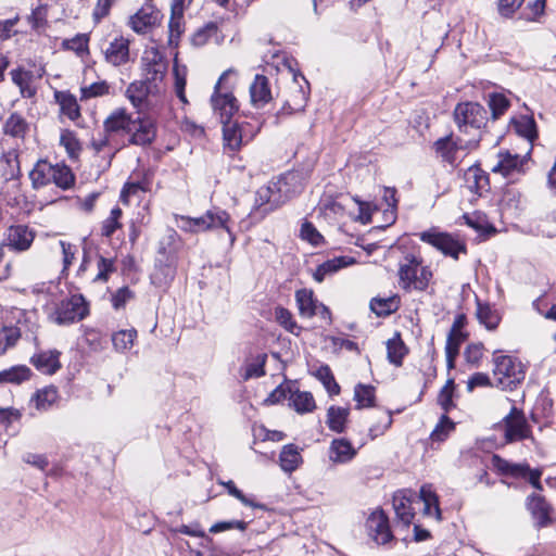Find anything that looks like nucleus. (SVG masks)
<instances>
[{"label": "nucleus", "mask_w": 556, "mask_h": 556, "mask_svg": "<svg viewBox=\"0 0 556 556\" xmlns=\"http://www.w3.org/2000/svg\"><path fill=\"white\" fill-rule=\"evenodd\" d=\"M454 119L464 138L468 137L467 147H478L488 121L486 110L477 102L459 103L454 110Z\"/></svg>", "instance_id": "nucleus-1"}, {"label": "nucleus", "mask_w": 556, "mask_h": 556, "mask_svg": "<svg viewBox=\"0 0 556 556\" xmlns=\"http://www.w3.org/2000/svg\"><path fill=\"white\" fill-rule=\"evenodd\" d=\"M229 220V214L219 207L208 210L204 215L195 218L189 216L177 217L178 227L182 231L195 233L223 228L230 235V239L233 241L235 238L228 226Z\"/></svg>", "instance_id": "nucleus-2"}, {"label": "nucleus", "mask_w": 556, "mask_h": 556, "mask_svg": "<svg viewBox=\"0 0 556 556\" xmlns=\"http://www.w3.org/2000/svg\"><path fill=\"white\" fill-rule=\"evenodd\" d=\"M493 363V376L497 388L513 390L525 380L526 368L518 358L509 355L494 356Z\"/></svg>", "instance_id": "nucleus-3"}, {"label": "nucleus", "mask_w": 556, "mask_h": 556, "mask_svg": "<svg viewBox=\"0 0 556 556\" xmlns=\"http://www.w3.org/2000/svg\"><path fill=\"white\" fill-rule=\"evenodd\" d=\"M399 278L403 289L424 291L432 279V271L427 266H421V260L407 254L400 264Z\"/></svg>", "instance_id": "nucleus-4"}, {"label": "nucleus", "mask_w": 556, "mask_h": 556, "mask_svg": "<svg viewBox=\"0 0 556 556\" xmlns=\"http://www.w3.org/2000/svg\"><path fill=\"white\" fill-rule=\"evenodd\" d=\"M232 74H235L232 70H227L222 74L211 98L212 108L215 114L219 116L220 123L231 121L239 109L231 90L224 86L227 78Z\"/></svg>", "instance_id": "nucleus-5"}, {"label": "nucleus", "mask_w": 556, "mask_h": 556, "mask_svg": "<svg viewBox=\"0 0 556 556\" xmlns=\"http://www.w3.org/2000/svg\"><path fill=\"white\" fill-rule=\"evenodd\" d=\"M294 178V175H287L277 181H271L267 186L261 187L256 191L255 204L257 207L268 206L264 212H270L283 204L288 199V180Z\"/></svg>", "instance_id": "nucleus-6"}, {"label": "nucleus", "mask_w": 556, "mask_h": 556, "mask_svg": "<svg viewBox=\"0 0 556 556\" xmlns=\"http://www.w3.org/2000/svg\"><path fill=\"white\" fill-rule=\"evenodd\" d=\"M504 431V438L507 443H513L522 440H531L535 443L531 433V426L528 424L522 410L513 407L508 415H506L501 424Z\"/></svg>", "instance_id": "nucleus-7"}, {"label": "nucleus", "mask_w": 556, "mask_h": 556, "mask_svg": "<svg viewBox=\"0 0 556 556\" xmlns=\"http://www.w3.org/2000/svg\"><path fill=\"white\" fill-rule=\"evenodd\" d=\"M419 238L422 242L434 247L444 255L451 256L454 260H458L459 253H466V245L464 242L457 240L452 235L441 232L435 228L422 231L419 235Z\"/></svg>", "instance_id": "nucleus-8"}, {"label": "nucleus", "mask_w": 556, "mask_h": 556, "mask_svg": "<svg viewBox=\"0 0 556 556\" xmlns=\"http://www.w3.org/2000/svg\"><path fill=\"white\" fill-rule=\"evenodd\" d=\"M142 66L144 80L156 85L164 92L165 85L163 81L167 72V62L163 54L156 48L146 50L142 56Z\"/></svg>", "instance_id": "nucleus-9"}, {"label": "nucleus", "mask_w": 556, "mask_h": 556, "mask_svg": "<svg viewBox=\"0 0 556 556\" xmlns=\"http://www.w3.org/2000/svg\"><path fill=\"white\" fill-rule=\"evenodd\" d=\"M87 314L88 307L85 299L79 294H75L62 301L51 318L58 325H68L81 320Z\"/></svg>", "instance_id": "nucleus-10"}, {"label": "nucleus", "mask_w": 556, "mask_h": 556, "mask_svg": "<svg viewBox=\"0 0 556 556\" xmlns=\"http://www.w3.org/2000/svg\"><path fill=\"white\" fill-rule=\"evenodd\" d=\"M129 46L130 40L122 35L103 41L101 43V52L104 61L114 67L128 64L132 61Z\"/></svg>", "instance_id": "nucleus-11"}, {"label": "nucleus", "mask_w": 556, "mask_h": 556, "mask_svg": "<svg viewBox=\"0 0 556 556\" xmlns=\"http://www.w3.org/2000/svg\"><path fill=\"white\" fill-rule=\"evenodd\" d=\"M162 91L156 85L147 80H135L126 88L125 96L139 111L153 104V100L162 96Z\"/></svg>", "instance_id": "nucleus-12"}, {"label": "nucleus", "mask_w": 556, "mask_h": 556, "mask_svg": "<svg viewBox=\"0 0 556 556\" xmlns=\"http://www.w3.org/2000/svg\"><path fill=\"white\" fill-rule=\"evenodd\" d=\"M434 150L443 162L457 166L460 162L458 153L463 150H473L477 147H467V139L459 137L456 140L452 135L438 139L434 142Z\"/></svg>", "instance_id": "nucleus-13"}, {"label": "nucleus", "mask_w": 556, "mask_h": 556, "mask_svg": "<svg viewBox=\"0 0 556 556\" xmlns=\"http://www.w3.org/2000/svg\"><path fill=\"white\" fill-rule=\"evenodd\" d=\"M36 237V232L26 225H12L3 233L2 247L15 252L27 251Z\"/></svg>", "instance_id": "nucleus-14"}, {"label": "nucleus", "mask_w": 556, "mask_h": 556, "mask_svg": "<svg viewBox=\"0 0 556 556\" xmlns=\"http://www.w3.org/2000/svg\"><path fill=\"white\" fill-rule=\"evenodd\" d=\"M530 152L531 148L528 149V152L525 155L511 153L510 151L498 152V162L492 168V172L498 173L504 177H510L514 176L515 174L523 173V166L528 162Z\"/></svg>", "instance_id": "nucleus-15"}, {"label": "nucleus", "mask_w": 556, "mask_h": 556, "mask_svg": "<svg viewBox=\"0 0 556 556\" xmlns=\"http://www.w3.org/2000/svg\"><path fill=\"white\" fill-rule=\"evenodd\" d=\"M295 300L301 316L311 318L319 315L325 319H330V311L323 303L314 298V292L308 289H301L295 292Z\"/></svg>", "instance_id": "nucleus-16"}, {"label": "nucleus", "mask_w": 556, "mask_h": 556, "mask_svg": "<svg viewBox=\"0 0 556 556\" xmlns=\"http://www.w3.org/2000/svg\"><path fill=\"white\" fill-rule=\"evenodd\" d=\"M222 124L225 146L231 151L239 150L242 144L249 142L254 136L252 131H248L249 125L243 126L231 121Z\"/></svg>", "instance_id": "nucleus-17"}, {"label": "nucleus", "mask_w": 556, "mask_h": 556, "mask_svg": "<svg viewBox=\"0 0 556 556\" xmlns=\"http://www.w3.org/2000/svg\"><path fill=\"white\" fill-rule=\"evenodd\" d=\"M366 527L369 535L378 544H386L392 540L388 516L383 510H376L367 519Z\"/></svg>", "instance_id": "nucleus-18"}, {"label": "nucleus", "mask_w": 556, "mask_h": 556, "mask_svg": "<svg viewBox=\"0 0 556 556\" xmlns=\"http://www.w3.org/2000/svg\"><path fill=\"white\" fill-rule=\"evenodd\" d=\"M527 508L534 519L536 527L544 528L551 525L553 508L545 497L535 493L530 494L527 497Z\"/></svg>", "instance_id": "nucleus-19"}, {"label": "nucleus", "mask_w": 556, "mask_h": 556, "mask_svg": "<svg viewBox=\"0 0 556 556\" xmlns=\"http://www.w3.org/2000/svg\"><path fill=\"white\" fill-rule=\"evenodd\" d=\"M415 500V493L409 490L399 491L393 496V508L399 521L404 527H408L415 517V510L412 507Z\"/></svg>", "instance_id": "nucleus-20"}, {"label": "nucleus", "mask_w": 556, "mask_h": 556, "mask_svg": "<svg viewBox=\"0 0 556 556\" xmlns=\"http://www.w3.org/2000/svg\"><path fill=\"white\" fill-rule=\"evenodd\" d=\"M129 142L137 146L150 144L156 136L155 123L148 117L132 119Z\"/></svg>", "instance_id": "nucleus-21"}, {"label": "nucleus", "mask_w": 556, "mask_h": 556, "mask_svg": "<svg viewBox=\"0 0 556 556\" xmlns=\"http://www.w3.org/2000/svg\"><path fill=\"white\" fill-rule=\"evenodd\" d=\"M160 22V12L152 7L138 10L128 20V26L137 34H147Z\"/></svg>", "instance_id": "nucleus-22"}, {"label": "nucleus", "mask_w": 556, "mask_h": 556, "mask_svg": "<svg viewBox=\"0 0 556 556\" xmlns=\"http://www.w3.org/2000/svg\"><path fill=\"white\" fill-rule=\"evenodd\" d=\"M132 118L126 109L114 110L104 121L103 127L106 134L130 132Z\"/></svg>", "instance_id": "nucleus-23"}, {"label": "nucleus", "mask_w": 556, "mask_h": 556, "mask_svg": "<svg viewBox=\"0 0 556 556\" xmlns=\"http://www.w3.org/2000/svg\"><path fill=\"white\" fill-rule=\"evenodd\" d=\"M356 261L350 256H337L320 264L313 277L317 282H323L327 277L338 273L340 269L355 264Z\"/></svg>", "instance_id": "nucleus-24"}, {"label": "nucleus", "mask_w": 556, "mask_h": 556, "mask_svg": "<svg viewBox=\"0 0 556 556\" xmlns=\"http://www.w3.org/2000/svg\"><path fill=\"white\" fill-rule=\"evenodd\" d=\"M60 352L56 350L45 351L35 354L30 358V363L41 372L53 375L61 368Z\"/></svg>", "instance_id": "nucleus-25"}, {"label": "nucleus", "mask_w": 556, "mask_h": 556, "mask_svg": "<svg viewBox=\"0 0 556 556\" xmlns=\"http://www.w3.org/2000/svg\"><path fill=\"white\" fill-rule=\"evenodd\" d=\"M251 103L255 108H263L271 100V92L267 77L264 75H256L250 86Z\"/></svg>", "instance_id": "nucleus-26"}, {"label": "nucleus", "mask_w": 556, "mask_h": 556, "mask_svg": "<svg viewBox=\"0 0 556 556\" xmlns=\"http://www.w3.org/2000/svg\"><path fill=\"white\" fill-rule=\"evenodd\" d=\"M356 455V450L352 443L344 439H334L329 447V458L333 463L344 464L352 460Z\"/></svg>", "instance_id": "nucleus-27"}, {"label": "nucleus", "mask_w": 556, "mask_h": 556, "mask_svg": "<svg viewBox=\"0 0 556 556\" xmlns=\"http://www.w3.org/2000/svg\"><path fill=\"white\" fill-rule=\"evenodd\" d=\"M468 189L475 193L481 194L488 190L489 176L479 166H470L464 175Z\"/></svg>", "instance_id": "nucleus-28"}, {"label": "nucleus", "mask_w": 556, "mask_h": 556, "mask_svg": "<svg viewBox=\"0 0 556 556\" xmlns=\"http://www.w3.org/2000/svg\"><path fill=\"white\" fill-rule=\"evenodd\" d=\"M419 498L424 503V515L434 517L437 520H440L441 509L439 507V500L430 484H426L420 488Z\"/></svg>", "instance_id": "nucleus-29"}, {"label": "nucleus", "mask_w": 556, "mask_h": 556, "mask_svg": "<svg viewBox=\"0 0 556 556\" xmlns=\"http://www.w3.org/2000/svg\"><path fill=\"white\" fill-rule=\"evenodd\" d=\"M350 409L340 406H330L327 410L326 424L331 431L342 433L345 430Z\"/></svg>", "instance_id": "nucleus-30"}, {"label": "nucleus", "mask_w": 556, "mask_h": 556, "mask_svg": "<svg viewBox=\"0 0 556 556\" xmlns=\"http://www.w3.org/2000/svg\"><path fill=\"white\" fill-rule=\"evenodd\" d=\"M55 99L60 104L61 113L71 121H76L80 116V108L75 96L70 92L58 91L55 92Z\"/></svg>", "instance_id": "nucleus-31"}, {"label": "nucleus", "mask_w": 556, "mask_h": 556, "mask_svg": "<svg viewBox=\"0 0 556 556\" xmlns=\"http://www.w3.org/2000/svg\"><path fill=\"white\" fill-rule=\"evenodd\" d=\"M31 377V370L26 365H15L0 371V383L21 384Z\"/></svg>", "instance_id": "nucleus-32"}, {"label": "nucleus", "mask_w": 556, "mask_h": 556, "mask_svg": "<svg viewBox=\"0 0 556 556\" xmlns=\"http://www.w3.org/2000/svg\"><path fill=\"white\" fill-rule=\"evenodd\" d=\"M170 12L172 14L168 22V43L170 46H177L185 30L184 11H180V7H176V10L170 9Z\"/></svg>", "instance_id": "nucleus-33"}, {"label": "nucleus", "mask_w": 556, "mask_h": 556, "mask_svg": "<svg viewBox=\"0 0 556 556\" xmlns=\"http://www.w3.org/2000/svg\"><path fill=\"white\" fill-rule=\"evenodd\" d=\"M279 462L283 471H294L302 462L299 448L293 444L285 445L280 452Z\"/></svg>", "instance_id": "nucleus-34"}, {"label": "nucleus", "mask_w": 556, "mask_h": 556, "mask_svg": "<svg viewBox=\"0 0 556 556\" xmlns=\"http://www.w3.org/2000/svg\"><path fill=\"white\" fill-rule=\"evenodd\" d=\"M407 354V349L399 333L387 341L388 361L396 367L402 366L403 358Z\"/></svg>", "instance_id": "nucleus-35"}, {"label": "nucleus", "mask_w": 556, "mask_h": 556, "mask_svg": "<svg viewBox=\"0 0 556 556\" xmlns=\"http://www.w3.org/2000/svg\"><path fill=\"white\" fill-rule=\"evenodd\" d=\"M290 405L300 414L311 413L316 407L312 393L300 390L291 393Z\"/></svg>", "instance_id": "nucleus-36"}, {"label": "nucleus", "mask_w": 556, "mask_h": 556, "mask_svg": "<svg viewBox=\"0 0 556 556\" xmlns=\"http://www.w3.org/2000/svg\"><path fill=\"white\" fill-rule=\"evenodd\" d=\"M3 130L11 137L23 138L28 131V123L21 114L12 113L5 121Z\"/></svg>", "instance_id": "nucleus-37"}, {"label": "nucleus", "mask_w": 556, "mask_h": 556, "mask_svg": "<svg viewBox=\"0 0 556 556\" xmlns=\"http://www.w3.org/2000/svg\"><path fill=\"white\" fill-rule=\"evenodd\" d=\"M187 66L180 65L178 62L177 55L174 59V66H173V75L175 78L174 88L175 93L177 98L184 103L187 104L188 100L186 98L185 88H186V80H187Z\"/></svg>", "instance_id": "nucleus-38"}, {"label": "nucleus", "mask_w": 556, "mask_h": 556, "mask_svg": "<svg viewBox=\"0 0 556 556\" xmlns=\"http://www.w3.org/2000/svg\"><path fill=\"white\" fill-rule=\"evenodd\" d=\"M21 339V330L16 326H2L0 328V356L14 348Z\"/></svg>", "instance_id": "nucleus-39"}, {"label": "nucleus", "mask_w": 556, "mask_h": 556, "mask_svg": "<svg viewBox=\"0 0 556 556\" xmlns=\"http://www.w3.org/2000/svg\"><path fill=\"white\" fill-rule=\"evenodd\" d=\"M400 300L397 296L374 298L370 301V309L377 316H388L399 308Z\"/></svg>", "instance_id": "nucleus-40"}, {"label": "nucleus", "mask_w": 556, "mask_h": 556, "mask_svg": "<svg viewBox=\"0 0 556 556\" xmlns=\"http://www.w3.org/2000/svg\"><path fill=\"white\" fill-rule=\"evenodd\" d=\"M476 315L480 324L484 325L489 330L495 329L501 320V317L495 309H492L489 304H483L479 301L477 303Z\"/></svg>", "instance_id": "nucleus-41"}, {"label": "nucleus", "mask_w": 556, "mask_h": 556, "mask_svg": "<svg viewBox=\"0 0 556 556\" xmlns=\"http://www.w3.org/2000/svg\"><path fill=\"white\" fill-rule=\"evenodd\" d=\"M50 166L51 163L45 160H40L36 163L29 173V178L34 189H39L49 185L48 176L50 175Z\"/></svg>", "instance_id": "nucleus-42"}, {"label": "nucleus", "mask_w": 556, "mask_h": 556, "mask_svg": "<svg viewBox=\"0 0 556 556\" xmlns=\"http://www.w3.org/2000/svg\"><path fill=\"white\" fill-rule=\"evenodd\" d=\"M375 388L369 384L358 383L354 389V401L356 408L362 409L375 405Z\"/></svg>", "instance_id": "nucleus-43"}, {"label": "nucleus", "mask_w": 556, "mask_h": 556, "mask_svg": "<svg viewBox=\"0 0 556 556\" xmlns=\"http://www.w3.org/2000/svg\"><path fill=\"white\" fill-rule=\"evenodd\" d=\"M307 102L306 92L302 89L301 86H295L293 92L290 94L289 99L286 101L282 112L287 114L301 112L304 110Z\"/></svg>", "instance_id": "nucleus-44"}, {"label": "nucleus", "mask_w": 556, "mask_h": 556, "mask_svg": "<svg viewBox=\"0 0 556 556\" xmlns=\"http://www.w3.org/2000/svg\"><path fill=\"white\" fill-rule=\"evenodd\" d=\"M111 93V85L106 80L94 81L80 87V100L87 101L93 98L104 97Z\"/></svg>", "instance_id": "nucleus-45"}, {"label": "nucleus", "mask_w": 556, "mask_h": 556, "mask_svg": "<svg viewBox=\"0 0 556 556\" xmlns=\"http://www.w3.org/2000/svg\"><path fill=\"white\" fill-rule=\"evenodd\" d=\"M516 132L527 139L529 148L532 149V142L536 138L535 121L531 116H521L515 122Z\"/></svg>", "instance_id": "nucleus-46"}, {"label": "nucleus", "mask_w": 556, "mask_h": 556, "mask_svg": "<svg viewBox=\"0 0 556 556\" xmlns=\"http://www.w3.org/2000/svg\"><path fill=\"white\" fill-rule=\"evenodd\" d=\"M314 376L324 384L330 395L340 393V386L337 383L332 371L328 365H321L316 369Z\"/></svg>", "instance_id": "nucleus-47"}, {"label": "nucleus", "mask_w": 556, "mask_h": 556, "mask_svg": "<svg viewBox=\"0 0 556 556\" xmlns=\"http://www.w3.org/2000/svg\"><path fill=\"white\" fill-rule=\"evenodd\" d=\"M137 337L135 329L119 330L112 336V343L117 352H124L129 350L134 345V341Z\"/></svg>", "instance_id": "nucleus-48"}, {"label": "nucleus", "mask_w": 556, "mask_h": 556, "mask_svg": "<svg viewBox=\"0 0 556 556\" xmlns=\"http://www.w3.org/2000/svg\"><path fill=\"white\" fill-rule=\"evenodd\" d=\"M465 223L481 233H488L494 231V228L486 219V216L480 212H475L472 214H465L463 216Z\"/></svg>", "instance_id": "nucleus-49"}, {"label": "nucleus", "mask_w": 556, "mask_h": 556, "mask_svg": "<svg viewBox=\"0 0 556 556\" xmlns=\"http://www.w3.org/2000/svg\"><path fill=\"white\" fill-rule=\"evenodd\" d=\"M123 212L119 207L115 206L111 210L110 215L103 220L101 233L104 237H111L117 229L122 227L121 218Z\"/></svg>", "instance_id": "nucleus-50"}, {"label": "nucleus", "mask_w": 556, "mask_h": 556, "mask_svg": "<svg viewBox=\"0 0 556 556\" xmlns=\"http://www.w3.org/2000/svg\"><path fill=\"white\" fill-rule=\"evenodd\" d=\"M58 400V390L54 387H47L37 391L34 401L36 407L41 410L48 409Z\"/></svg>", "instance_id": "nucleus-51"}, {"label": "nucleus", "mask_w": 556, "mask_h": 556, "mask_svg": "<svg viewBox=\"0 0 556 556\" xmlns=\"http://www.w3.org/2000/svg\"><path fill=\"white\" fill-rule=\"evenodd\" d=\"M11 76L13 83L20 87L24 97H31L35 93L34 89L29 85L31 79V74L29 72L14 70L11 72Z\"/></svg>", "instance_id": "nucleus-52"}, {"label": "nucleus", "mask_w": 556, "mask_h": 556, "mask_svg": "<svg viewBox=\"0 0 556 556\" xmlns=\"http://www.w3.org/2000/svg\"><path fill=\"white\" fill-rule=\"evenodd\" d=\"M55 186L61 189H70L75 184V176L72 169L65 164H56Z\"/></svg>", "instance_id": "nucleus-53"}, {"label": "nucleus", "mask_w": 556, "mask_h": 556, "mask_svg": "<svg viewBox=\"0 0 556 556\" xmlns=\"http://www.w3.org/2000/svg\"><path fill=\"white\" fill-rule=\"evenodd\" d=\"M455 425L454 422L446 416L443 415L439 421V424L435 426L433 431L431 432V440L432 441H444L450 433L454 430Z\"/></svg>", "instance_id": "nucleus-54"}, {"label": "nucleus", "mask_w": 556, "mask_h": 556, "mask_svg": "<svg viewBox=\"0 0 556 556\" xmlns=\"http://www.w3.org/2000/svg\"><path fill=\"white\" fill-rule=\"evenodd\" d=\"M218 27L215 23H208L204 27L198 29L192 38L191 42L194 47H202L204 46L210 38L215 36L217 34Z\"/></svg>", "instance_id": "nucleus-55"}, {"label": "nucleus", "mask_w": 556, "mask_h": 556, "mask_svg": "<svg viewBox=\"0 0 556 556\" xmlns=\"http://www.w3.org/2000/svg\"><path fill=\"white\" fill-rule=\"evenodd\" d=\"M265 362L266 355H260L257 358L245 366L243 379L249 380L251 378H258L265 375Z\"/></svg>", "instance_id": "nucleus-56"}, {"label": "nucleus", "mask_w": 556, "mask_h": 556, "mask_svg": "<svg viewBox=\"0 0 556 556\" xmlns=\"http://www.w3.org/2000/svg\"><path fill=\"white\" fill-rule=\"evenodd\" d=\"M489 105L493 117L497 118L508 109L509 101L504 94L495 93L490 97Z\"/></svg>", "instance_id": "nucleus-57"}, {"label": "nucleus", "mask_w": 556, "mask_h": 556, "mask_svg": "<svg viewBox=\"0 0 556 556\" xmlns=\"http://www.w3.org/2000/svg\"><path fill=\"white\" fill-rule=\"evenodd\" d=\"M275 318L287 331L294 332L296 323L293 320V316L290 311L285 307H277L275 309Z\"/></svg>", "instance_id": "nucleus-58"}, {"label": "nucleus", "mask_w": 556, "mask_h": 556, "mask_svg": "<svg viewBox=\"0 0 556 556\" xmlns=\"http://www.w3.org/2000/svg\"><path fill=\"white\" fill-rule=\"evenodd\" d=\"M483 356V344L482 343H471L469 344L465 352L464 357L467 364L477 367Z\"/></svg>", "instance_id": "nucleus-59"}, {"label": "nucleus", "mask_w": 556, "mask_h": 556, "mask_svg": "<svg viewBox=\"0 0 556 556\" xmlns=\"http://www.w3.org/2000/svg\"><path fill=\"white\" fill-rule=\"evenodd\" d=\"M97 266L98 274L94 281H106L109 276L115 270L114 261L103 256H99Z\"/></svg>", "instance_id": "nucleus-60"}, {"label": "nucleus", "mask_w": 556, "mask_h": 556, "mask_svg": "<svg viewBox=\"0 0 556 556\" xmlns=\"http://www.w3.org/2000/svg\"><path fill=\"white\" fill-rule=\"evenodd\" d=\"M525 0H497L498 14L505 18L511 17Z\"/></svg>", "instance_id": "nucleus-61"}, {"label": "nucleus", "mask_w": 556, "mask_h": 556, "mask_svg": "<svg viewBox=\"0 0 556 556\" xmlns=\"http://www.w3.org/2000/svg\"><path fill=\"white\" fill-rule=\"evenodd\" d=\"M383 201L387 205L388 217L393 222L395 219V210L397 206L396 190L395 188H383Z\"/></svg>", "instance_id": "nucleus-62"}, {"label": "nucleus", "mask_w": 556, "mask_h": 556, "mask_svg": "<svg viewBox=\"0 0 556 556\" xmlns=\"http://www.w3.org/2000/svg\"><path fill=\"white\" fill-rule=\"evenodd\" d=\"M301 237L311 244L317 247L323 242V236L311 223H304L301 227Z\"/></svg>", "instance_id": "nucleus-63"}, {"label": "nucleus", "mask_w": 556, "mask_h": 556, "mask_svg": "<svg viewBox=\"0 0 556 556\" xmlns=\"http://www.w3.org/2000/svg\"><path fill=\"white\" fill-rule=\"evenodd\" d=\"M453 389L454 383L448 380L439 393L438 402L446 413L453 407Z\"/></svg>", "instance_id": "nucleus-64"}]
</instances>
